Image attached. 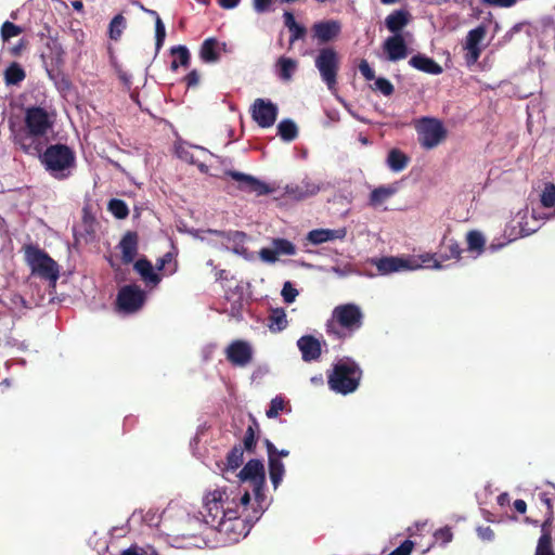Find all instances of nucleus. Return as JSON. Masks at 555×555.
Listing matches in <instances>:
<instances>
[{"mask_svg":"<svg viewBox=\"0 0 555 555\" xmlns=\"http://www.w3.org/2000/svg\"><path fill=\"white\" fill-rule=\"evenodd\" d=\"M364 323V313L360 306L349 302L336 306L331 318L325 323L328 336L335 339H346L361 330Z\"/></svg>","mask_w":555,"mask_h":555,"instance_id":"obj_1","label":"nucleus"},{"mask_svg":"<svg viewBox=\"0 0 555 555\" xmlns=\"http://www.w3.org/2000/svg\"><path fill=\"white\" fill-rule=\"evenodd\" d=\"M39 159L46 171L56 180L68 179L76 168L75 151L63 143L47 146Z\"/></svg>","mask_w":555,"mask_h":555,"instance_id":"obj_2","label":"nucleus"},{"mask_svg":"<svg viewBox=\"0 0 555 555\" xmlns=\"http://www.w3.org/2000/svg\"><path fill=\"white\" fill-rule=\"evenodd\" d=\"M363 376L360 365L351 358H344L333 364L327 375V384L331 390L340 395L354 392Z\"/></svg>","mask_w":555,"mask_h":555,"instance_id":"obj_3","label":"nucleus"},{"mask_svg":"<svg viewBox=\"0 0 555 555\" xmlns=\"http://www.w3.org/2000/svg\"><path fill=\"white\" fill-rule=\"evenodd\" d=\"M228 499L223 489H215L205 494L201 514L209 527L214 528L220 525L225 517L237 518V505L235 508L231 507Z\"/></svg>","mask_w":555,"mask_h":555,"instance_id":"obj_4","label":"nucleus"},{"mask_svg":"<svg viewBox=\"0 0 555 555\" xmlns=\"http://www.w3.org/2000/svg\"><path fill=\"white\" fill-rule=\"evenodd\" d=\"M25 261L30 267L31 273L55 283L60 276L59 264L48 253L38 245L27 244L24 246Z\"/></svg>","mask_w":555,"mask_h":555,"instance_id":"obj_5","label":"nucleus"},{"mask_svg":"<svg viewBox=\"0 0 555 555\" xmlns=\"http://www.w3.org/2000/svg\"><path fill=\"white\" fill-rule=\"evenodd\" d=\"M420 260H410L399 257H383L374 260L377 270L382 274H389L402 270H415L422 268L425 264L427 268L441 269V262L435 259L434 255L426 254L420 256Z\"/></svg>","mask_w":555,"mask_h":555,"instance_id":"obj_6","label":"nucleus"},{"mask_svg":"<svg viewBox=\"0 0 555 555\" xmlns=\"http://www.w3.org/2000/svg\"><path fill=\"white\" fill-rule=\"evenodd\" d=\"M315 67L330 90H335L339 69V56L334 48L327 47L319 51Z\"/></svg>","mask_w":555,"mask_h":555,"instance_id":"obj_7","label":"nucleus"},{"mask_svg":"<svg viewBox=\"0 0 555 555\" xmlns=\"http://www.w3.org/2000/svg\"><path fill=\"white\" fill-rule=\"evenodd\" d=\"M418 142L422 147H436L447 137V130L439 119L423 117L416 126Z\"/></svg>","mask_w":555,"mask_h":555,"instance_id":"obj_8","label":"nucleus"},{"mask_svg":"<svg viewBox=\"0 0 555 555\" xmlns=\"http://www.w3.org/2000/svg\"><path fill=\"white\" fill-rule=\"evenodd\" d=\"M243 482L248 481L257 501H262L263 486L266 482L264 466L261 461L249 460L238 474Z\"/></svg>","mask_w":555,"mask_h":555,"instance_id":"obj_9","label":"nucleus"},{"mask_svg":"<svg viewBox=\"0 0 555 555\" xmlns=\"http://www.w3.org/2000/svg\"><path fill=\"white\" fill-rule=\"evenodd\" d=\"M65 50L57 36H48L44 42V50L41 52V59L44 64L48 76L54 78V67L59 68L64 64Z\"/></svg>","mask_w":555,"mask_h":555,"instance_id":"obj_10","label":"nucleus"},{"mask_svg":"<svg viewBox=\"0 0 555 555\" xmlns=\"http://www.w3.org/2000/svg\"><path fill=\"white\" fill-rule=\"evenodd\" d=\"M145 301V293L138 285H126L117 294V306L126 313L137 312Z\"/></svg>","mask_w":555,"mask_h":555,"instance_id":"obj_11","label":"nucleus"},{"mask_svg":"<svg viewBox=\"0 0 555 555\" xmlns=\"http://www.w3.org/2000/svg\"><path fill=\"white\" fill-rule=\"evenodd\" d=\"M52 127L47 111L39 106L28 107L25 112V129L31 134L46 135Z\"/></svg>","mask_w":555,"mask_h":555,"instance_id":"obj_12","label":"nucleus"},{"mask_svg":"<svg viewBox=\"0 0 555 555\" xmlns=\"http://www.w3.org/2000/svg\"><path fill=\"white\" fill-rule=\"evenodd\" d=\"M251 117L261 128H270L278 117V106L269 100L256 99L251 105Z\"/></svg>","mask_w":555,"mask_h":555,"instance_id":"obj_13","label":"nucleus"},{"mask_svg":"<svg viewBox=\"0 0 555 555\" xmlns=\"http://www.w3.org/2000/svg\"><path fill=\"white\" fill-rule=\"evenodd\" d=\"M225 358L232 365L244 367L253 360V348L245 340H233L225 349Z\"/></svg>","mask_w":555,"mask_h":555,"instance_id":"obj_14","label":"nucleus"},{"mask_svg":"<svg viewBox=\"0 0 555 555\" xmlns=\"http://www.w3.org/2000/svg\"><path fill=\"white\" fill-rule=\"evenodd\" d=\"M225 175L230 176L233 180L238 182V189L244 192L255 193L256 195L260 196L269 194L273 191V189H271L267 183L258 180L253 176L234 170L227 171Z\"/></svg>","mask_w":555,"mask_h":555,"instance_id":"obj_15","label":"nucleus"},{"mask_svg":"<svg viewBox=\"0 0 555 555\" xmlns=\"http://www.w3.org/2000/svg\"><path fill=\"white\" fill-rule=\"evenodd\" d=\"M311 29L319 43H327L340 35L341 23L337 20L321 21L314 23Z\"/></svg>","mask_w":555,"mask_h":555,"instance_id":"obj_16","label":"nucleus"},{"mask_svg":"<svg viewBox=\"0 0 555 555\" xmlns=\"http://www.w3.org/2000/svg\"><path fill=\"white\" fill-rule=\"evenodd\" d=\"M40 134H31L29 130H20L14 134V143L28 155H38L42 153V143L40 142Z\"/></svg>","mask_w":555,"mask_h":555,"instance_id":"obj_17","label":"nucleus"},{"mask_svg":"<svg viewBox=\"0 0 555 555\" xmlns=\"http://www.w3.org/2000/svg\"><path fill=\"white\" fill-rule=\"evenodd\" d=\"M264 446L269 457V476L273 487L276 489L280 486L285 473L284 464L280 459L274 456L276 453V447L273 444V442H271L269 439H266Z\"/></svg>","mask_w":555,"mask_h":555,"instance_id":"obj_18","label":"nucleus"},{"mask_svg":"<svg viewBox=\"0 0 555 555\" xmlns=\"http://www.w3.org/2000/svg\"><path fill=\"white\" fill-rule=\"evenodd\" d=\"M297 347L301 352L305 362L317 361L322 354V346L318 338L312 335H304L297 340Z\"/></svg>","mask_w":555,"mask_h":555,"instance_id":"obj_19","label":"nucleus"},{"mask_svg":"<svg viewBox=\"0 0 555 555\" xmlns=\"http://www.w3.org/2000/svg\"><path fill=\"white\" fill-rule=\"evenodd\" d=\"M383 48L387 54V59L391 62L405 59L408 55V46L401 34L388 37L385 40Z\"/></svg>","mask_w":555,"mask_h":555,"instance_id":"obj_20","label":"nucleus"},{"mask_svg":"<svg viewBox=\"0 0 555 555\" xmlns=\"http://www.w3.org/2000/svg\"><path fill=\"white\" fill-rule=\"evenodd\" d=\"M119 248L121 250V261L125 264L131 263L137 254L139 247V235L135 231H128L125 233L119 242Z\"/></svg>","mask_w":555,"mask_h":555,"instance_id":"obj_21","label":"nucleus"},{"mask_svg":"<svg viewBox=\"0 0 555 555\" xmlns=\"http://www.w3.org/2000/svg\"><path fill=\"white\" fill-rule=\"evenodd\" d=\"M347 235V230L345 228L340 229H315L308 233V241L313 245H319L325 242L334 241V240H343Z\"/></svg>","mask_w":555,"mask_h":555,"instance_id":"obj_22","label":"nucleus"},{"mask_svg":"<svg viewBox=\"0 0 555 555\" xmlns=\"http://www.w3.org/2000/svg\"><path fill=\"white\" fill-rule=\"evenodd\" d=\"M133 268L140 274L146 286L156 287L160 283V275L154 271L152 262L146 258L137 260Z\"/></svg>","mask_w":555,"mask_h":555,"instance_id":"obj_23","label":"nucleus"},{"mask_svg":"<svg viewBox=\"0 0 555 555\" xmlns=\"http://www.w3.org/2000/svg\"><path fill=\"white\" fill-rule=\"evenodd\" d=\"M220 533L227 534L232 540H237L242 535L244 529V521L240 519V513L237 512V518L225 517L220 521V525L214 527Z\"/></svg>","mask_w":555,"mask_h":555,"instance_id":"obj_24","label":"nucleus"},{"mask_svg":"<svg viewBox=\"0 0 555 555\" xmlns=\"http://www.w3.org/2000/svg\"><path fill=\"white\" fill-rule=\"evenodd\" d=\"M409 64L415 69L426 74L439 75L442 73V67L435 60L424 54H416L412 56Z\"/></svg>","mask_w":555,"mask_h":555,"instance_id":"obj_25","label":"nucleus"},{"mask_svg":"<svg viewBox=\"0 0 555 555\" xmlns=\"http://www.w3.org/2000/svg\"><path fill=\"white\" fill-rule=\"evenodd\" d=\"M410 18L411 14L408 11L396 10L386 17L385 25L389 31L397 35L409 24Z\"/></svg>","mask_w":555,"mask_h":555,"instance_id":"obj_26","label":"nucleus"},{"mask_svg":"<svg viewBox=\"0 0 555 555\" xmlns=\"http://www.w3.org/2000/svg\"><path fill=\"white\" fill-rule=\"evenodd\" d=\"M219 41L214 38H207L203 41L199 49V57L205 63H216L220 59L218 52Z\"/></svg>","mask_w":555,"mask_h":555,"instance_id":"obj_27","label":"nucleus"},{"mask_svg":"<svg viewBox=\"0 0 555 555\" xmlns=\"http://www.w3.org/2000/svg\"><path fill=\"white\" fill-rule=\"evenodd\" d=\"M538 498L542 504L546 507L545 519L541 524V534L550 533L552 534L553 529V520H554V507L553 501L550 498L547 492H540Z\"/></svg>","mask_w":555,"mask_h":555,"instance_id":"obj_28","label":"nucleus"},{"mask_svg":"<svg viewBox=\"0 0 555 555\" xmlns=\"http://www.w3.org/2000/svg\"><path fill=\"white\" fill-rule=\"evenodd\" d=\"M387 166L393 172H400L405 169L410 163V158L406 154H404L399 149H392L389 151L387 159Z\"/></svg>","mask_w":555,"mask_h":555,"instance_id":"obj_29","label":"nucleus"},{"mask_svg":"<svg viewBox=\"0 0 555 555\" xmlns=\"http://www.w3.org/2000/svg\"><path fill=\"white\" fill-rule=\"evenodd\" d=\"M462 249L455 240L448 238L446 236L442 238L439 250V257L441 260L460 259Z\"/></svg>","mask_w":555,"mask_h":555,"instance_id":"obj_30","label":"nucleus"},{"mask_svg":"<svg viewBox=\"0 0 555 555\" xmlns=\"http://www.w3.org/2000/svg\"><path fill=\"white\" fill-rule=\"evenodd\" d=\"M286 312L283 308H272L268 317L267 326L273 333H278L287 326Z\"/></svg>","mask_w":555,"mask_h":555,"instance_id":"obj_31","label":"nucleus"},{"mask_svg":"<svg viewBox=\"0 0 555 555\" xmlns=\"http://www.w3.org/2000/svg\"><path fill=\"white\" fill-rule=\"evenodd\" d=\"M26 78L24 68L16 62L11 63L4 70V82L7 86H16Z\"/></svg>","mask_w":555,"mask_h":555,"instance_id":"obj_32","label":"nucleus"},{"mask_svg":"<svg viewBox=\"0 0 555 555\" xmlns=\"http://www.w3.org/2000/svg\"><path fill=\"white\" fill-rule=\"evenodd\" d=\"M395 193L396 189L393 186H378L371 192L369 205L372 207H378L388 198H390Z\"/></svg>","mask_w":555,"mask_h":555,"instance_id":"obj_33","label":"nucleus"},{"mask_svg":"<svg viewBox=\"0 0 555 555\" xmlns=\"http://www.w3.org/2000/svg\"><path fill=\"white\" fill-rule=\"evenodd\" d=\"M278 134L283 141L292 142L298 137V128L292 119H283L278 125Z\"/></svg>","mask_w":555,"mask_h":555,"instance_id":"obj_34","label":"nucleus"},{"mask_svg":"<svg viewBox=\"0 0 555 555\" xmlns=\"http://www.w3.org/2000/svg\"><path fill=\"white\" fill-rule=\"evenodd\" d=\"M250 421L251 424L247 427L244 435L243 449L249 453H254L257 444L256 430H258L259 424L253 415H250Z\"/></svg>","mask_w":555,"mask_h":555,"instance_id":"obj_35","label":"nucleus"},{"mask_svg":"<svg viewBox=\"0 0 555 555\" xmlns=\"http://www.w3.org/2000/svg\"><path fill=\"white\" fill-rule=\"evenodd\" d=\"M171 54L176 56L170 65L172 70H177L179 66H189L191 55L185 46H177L171 48Z\"/></svg>","mask_w":555,"mask_h":555,"instance_id":"obj_36","label":"nucleus"},{"mask_svg":"<svg viewBox=\"0 0 555 555\" xmlns=\"http://www.w3.org/2000/svg\"><path fill=\"white\" fill-rule=\"evenodd\" d=\"M279 76L283 80H289L297 68V61L281 56L276 63Z\"/></svg>","mask_w":555,"mask_h":555,"instance_id":"obj_37","label":"nucleus"},{"mask_svg":"<svg viewBox=\"0 0 555 555\" xmlns=\"http://www.w3.org/2000/svg\"><path fill=\"white\" fill-rule=\"evenodd\" d=\"M534 555H555L554 548H553V537L550 533L541 534Z\"/></svg>","mask_w":555,"mask_h":555,"instance_id":"obj_38","label":"nucleus"},{"mask_svg":"<svg viewBox=\"0 0 555 555\" xmlns=\"http://www.w3.org/2000/svg\"><path fill=\"white\" fill-rule=\"evenodd\" d=\"M126 27V20L122 14H117L113 17L108 27V35L112 40H119L121 37L122 30Z\"/></svg>","mask_w":555,"mask_h":555,"instance_id":"obj_39","label":"nucleus"},{"mask_svg":"<svg viewBox=\"0 0 555 555\" xmlns=\"http://www.w3.org/2000/svg\"><path fill=\"white\" fill-rule=\"evenodd\" d=\"M107 209L117 219H125L129 215V208L122 199H111L108 202Z\"/></svg>","mask_w":555,"mask_h":555,"instance_id":"obj_40","label":"nucleus"},{"mask_svg":"<svg viewBox=\"0 0 555 555\" xmlns=\"http://www.w3.org/2000/svg\"><path fill=\"white\" fill-rule=\"evenodd\" d=\"M244 449L241 444H235L227 455V465L231 469H236L243 464Z\"/></svg>","mask_w":555,"mask_h":555,"instance_id":"obj_41","label":"nucleus"},{"mask_svg":"<svg viewBox=\"0 0 555 555\" xmlns=\"http://www.w3.org/2000/svg\"><path fill=\"white\" fill-rule=\"evenodd\" d=\"M486 36V29L482 26H478L468 31L466 37L465 48H479V43Z\"/></svg>","mask_w":555,"mask_h":555,"instance_id":"obj_42","label":"nucleus"},{"mask_svg":"<svg viewBox=\"0 0 555 555\" xmlns=\"http://www.w3.org/2000/svg\"><path fill=\"white\" fill-rule=\"evenodd\" d=\"M273 247L279 255H288V256H293L296 254V247L295 245L289 242L288 240H285V238H274L273 242Z\"/></svg>","mask_w":555,"mask_h":555,"instance_id":"obj_43","label":"nucleus"},{"mask_svg":"<svg viewBox=\"0 0 555 555\" xmlns=\"http://www.w3.org/2000/svg\"><path fill=\"white\" fill-rule=\"evenodd\" d=\"M467 245L469 250L482 251L485 246V237L478 231H469L467 233Z\"/></svg>","mask_w":555,"mask_h":555,"instance_id":"obj_44","label":"nucleus"},{"mask_svg":"<svg viewBox=\"0 0 555 555\" xmlns=\"http://www.w3.org/2000/svg\"><path fill=\"white\" fill-rule=\"evenodd\" d=\"M151 13L156 16V20H155V46H156V50L159 51L164 44V40L166 37V29H165V25H164L162 18L157 14V12L151 11Z\"/></svg>","mask_w":555,"mask_h":555,"instance_id":"obj_45","label":"nucleus"},{"mask_svg":"<svg viewBox=\"0 0 555 555\" xmlns=\"http://www.w3.org/2000/svg\"><path fill=\"white\" fill-rule=\"evenodd\" d=\"M22 33L23 28L10 21H5L1 26V38L3 41H8L11 38L21 35Z\"/></svg>","mask_w":555,"mask_h":555,"instance_id":"obj_46","label":"nucleus"},{"mask_svg":"<svg viewBox=\"0 0 555 555\" xmlns=\"http://www.w3.org/2000/svg\"><path fill=\"white\" fill-rule=\"evenodd\" d=\"M541 204L546 208L555 206V185L553 183L545 184L541 194Z\"/></svg>","mask_w":555,"mask_h":555,"instance_id":"obj_47","label":"nucleus"},{"mask_svg":"<svg viewBox=\"0 0 555 555\" xmlns=\"http://www.w3.org/2000/svg\"><path fill=\"white\" fill-rule=\"evenodd\" d=\"M284 399L281 396H276L270 402L269 409L266 411V415L269 418L276 417L280 412L284 410Z\"/></svg>","mask_w":555,"mask_h":555,"instance_id":"obj_48","label":"nucleus"},{"mask_svg":"<svg viewBox=\"0 0 555 555\" xmlns=\"http://www.w3.org/2000/svg\"><path fill=\"white\" fill-rule=\"evenodd\" d=\"M172 267L169 269V274H172L178 269V262L173 260V254L168 251L165 255H163L156 262L157 270H164L166 268V264H171Z\"/></svg>","mask_w":555,"mask_h":555,"instance_id":"obj_49","label":"nucleus"},{"mask_svg":"<svg viewBox=\"0 0 555 555\" xmlns=\"http://www.w3.org/2000/svg\"><path fill=\"white\" fill-rule=\"evenodd\" d=\"M375 88L379 90L384 95L389 96L393 93L395 88L392 83L383 77L375 79Z\"/></svg>","mask_w":555,"mask_h":555,"instance_id":"obj_50","label":"nucleus"},{"mask_svg":"<svg viewBox=\"0 0 555 555\" xmlns=\"http://www.w3.org/2000/svg\"><path fill=\"white\" fill-rule=\"evenodd\" d=\"M282 296L286 304H292L298 296V291L292 286L291 282H285L282 289Z\"/></svg>","mask_w":555,"mask_h":555,"instance_id":"obj_51","label":"nucleus"},{"mask_svg":"<svg viewBox=\"0 0 555 555\" xmlns=\"http://www.w3.org/2000/svg\"><path fill=\"white\" fill-rule=\"evenodd\" d=\"M435 538L437 541H440L443 545L452 541L453 533L450 527L446 526L436 530Z\"/></svg>","mask_w":555,"mask_h":555,"instance_id":"obj_52","label":"nucleus"},{"mask_svg":"<svg viewBox=\"0 0 555 555\" xmlns=\"http://www.w3.org/2000/svg\"><path fill=\"white\" fill-rule=\"evenodd\" d=\"M413 547L414 542L411 540H405L388 555H410L411 552L413 551Z\"/></svg>","mask_w":555,"mask_h":555,"instance_id":"obj_53","label":"nucleus"},{"mask_svg":"<svg viewBox=\"0 0 555 555\" xmlns=\"http://www.w3.org/2000/svg\"><path fill=\"white\" fill-rule=\"evenodd\" d=\"M289 46H292L296 40L304 39V37L307 34V28L304 25L297 24L296 26L289 29Z\"/></svg>","mask_w":555,"mask_h":555,"instance_id":"obj_54","label":"nucleus"},{"mask_svg":"<svg viewBox=\"0 0 555 555\" xmlns=\"http://www.w3.org/2000/svg\"><path fill=\"white\" fill-rule=\"evenodd\" d=\"M359 70L366 80L375 79V73L366 60H362L359 64Z\"/></svg>","mask_w":555,"mask_h":555,"instance_id":"obj_55","label":"nucleus"},{"mask_svg":"<svg viewBox=\"0 0 555 555\" xmlns=\"http://www.w3.org/2000/svg\"><path fill=\"white\" fill-rule=\"evenodd\" d=\"M260 258L266 262H275L278 260V254L273 248H262L259 251Z\"/></svg>","mask_w":555,"mask_h":555,"instance_id":"obj_56","label":"nucleus"},{"mask_svg":"<svg viewBox=\"0 0 555 555\" xmlns=\"http://www.w3.org/2000/svg\"><path fill=\"white\" fill-rule=\"evenodd\" d=\"M465 49L467 50V53L465 55L466 63L468 65L475 64L481 54V49L480 48H465Z\"/></svg>","mask_w":555,"mask_h":555,"instance_id":"obj_57","label":"nucleus"},{"mask_svg":"<svg viewBox=\"0 0 555 555\" xmlns=\"http://www.w3.org/2000/svg\"><path fill=\"white\" fill-rule=\"evenodd\" d=\"M184 81L188 88L196 87L199 82V74L193 69L184 77Z\"/></svg>","mask_w":555,"mask_h":555,"instance_id":"obj_58","label":"nucleus"},{"mask_svg":"<svg viewBox=\"0 0 555 555\" xmlns=\"http://www.w3.org/2000/svg\"><path fill=\"white\" fill-rule=\"evenodd\" d=\"M517 0H482L483 3L500 7V8H511L516 3Z\"/></svg>","mask_w":555,"mask_h":555,"instance_id":"obj_59","label":"nucleus"},{"mask_svg":"<svg viewBox=\"0 0 555 555\" xmlns=\"http://www.w3.org/2000/svg\"><path fill=\"white\" fill-rule=\"evenodd\" d=\"M272 0H254V9L258 13L269 11Z\"/></svg>","mask_w":555,"mask_h":555,"instance_id":"obj_60","label":"nucleus"},{"mask_svg":"<svg viewBox=\"0 0 555 555\" xmlns=\"http://www.w3.org/2000/svg\"><path fill=\"white\" fill-rule=\"evenodd\" d=\"M477 531H478V535L482 540L491 541L494 538V532L489 526L488 527H479Z\"/></svg>","mask_w":555,"mask_h":555,"instance_id":"obj_61","label":"nucleus"},{"mask_svg":"<svg viewBox=\"0 0 555 555\" xmlns=\"http://www.w3.org/2000/svg\"><path fill=\"white\" fill-rule=\"evenodd\" d=\"M283 18H284V25H285V27L288 28V30L298 24L294 17V14L289 11L284 12Z\"/></svg>","mask_w":555,"mask_h":555,"instance_id":"obj_62","label":"nucleus"},{"mask_svg":"<svg viewBox=\"0 0 555 555\" xmlns=\"http://www.w3.org/2000/svg\"><path fill=\"white\" fill-rule=\"evenodd\" d=\"M241 0H218V4L225 10L234 9L238 5Z\"/></svg>","mask_w":555,"mask_h":555,"instance_id":"obj_63","label":"nucleus"},{"mask_svg":"<svg viewBox=\"0 0 555 555\" xmlns=\"http://www.w3.org/2000/svg\"><path fill=\"white\" fill-rule=\"evenodd\" d=\"M513 505L514 508L520 514H525L527 511V503L524 500L517 499L514 501Z\"/></svg>","mask_w":555,"mask_h":555,"instance_id":"obj_64","label":"nucleus"}]
</instances>
